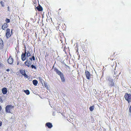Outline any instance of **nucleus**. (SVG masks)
I'll use <instances>...</instances> for the list:
<instances>
[{
    "label": "nucleus",
    "mask_w": 131,
    "mask_h": 131,
    "mask_svg": "<svg viewBox=\"0 0 131 131\" xmlns=\"http://www.w3.org/2000/svg\"><path fill=\"white\" fill-rule=\"evenodd\" d=\"M54 69V71L56 72V73L60 76L62 82H65V79L63 73L56 68H55Z\"/></svg>",
    "instance_id": "nucleus-1"
},
{
    "label": "nucleus",
    "mask_w": 131,
    "mask_h": 131,
    "mask_svg": "<svg viewBox=\"0 0 131 131\" xmlns=\"http://www.w3.org/2000/svg\"><path fill=\"white\" fill-rule=\"evenodd\" d=\"M106 79L108 81V84L110 87H112L114 86V84L113 82V79L109 77H107Z\"/></svg>",
    "instance_id": "nucleus-2"
},
{
    "label": "nucleus",
    "mask_w": 131,
    "mask_h": 131,
    "mask_svg": "<svg viewBox=\"0 0 131 131\" xmlns=\"http://www.w3.org/2000/svg\"><path fill=\"white\" fill-rule=\"evenodd\" d=\"M124 97L125 99L128 101V103L130 102H131V94H128L126 93Z\"/></svg>",
    "instance_id": "nucleus-3"
},
{
    "label": "nucleus",
    "mask_w": 131,
    "mask_h": 131,
    "mask_svg": "<svg viewBox=\"0 0 131 131\" xmlns=\"http://www.w3.org/2000/svg\"><path fill=\"white\" fill-rule=\"evenodd\" d=\"M14 106L10 105H7L5 107V111L7 113H10V111L14 107Z\"/></svg>",
    "instance_id": "nucleus-4"
},
{
    "label": "nucleus",
    "mask_w": 131,
    "mask_h": 131,
    "mask_svg": "<svg viewBox=\"0 0 131 131\" xmlns=\"http://www.w3.org/2000/svg\"><path fill=\"white\" fill-rule=\"evenodd\" d=\"M25 53H22L21 55V59L23 61H24L27 59V57H26V50H25Z\"/></svg>",
    "instance_id": "nucleus-5"
},
{
    "label": "nucleus",
    "mask_w": 131,
    "mask_h": 131,
    "mask_svg": "<svg viewBox=\"0 0 131 131\" xmlns=\"http://www.w3.org/2000/svg\"><path fill=\"white\" fill-rule=\"evenodd\" d=\"M26 61L24 62V64L26 66H27L28 67H30V65L31 64V61L29 60L28 59Z\"/></svg>",
    "instance_id": "nucleus-6"
},
{
    "label": "nucleus",
    "mask_w": 131,
    "mask_h": 131,
    "mask_svg": "<svg viewBox=\"0 0 131 131\" xmlns=\"http://www.w3.org/2000/svg\"><path fill=\"white\" fill-rule=\"evenodd\" d=\"M85 75L87 79L89 80L91 77V74L88 71H86L85 72Z\"/></svg>",
    "instance_id": "nucleus-7"
},
{
    "label": "nucleus",
    "mask_w": 131,
    "mask_h": 131,
    "mask_svg": "<svg viewBox=\"0 0 131 131\" xmlns=\"http://www.w3.org/2000/svg\"><path fill=\"white\" fill-rule=\"evenodd\" d=\"M10 29L8 28L6 30V36L7 38L8 39L9 37H10Z\"/></svg>",
    "instance_id": "nucleus-8"
},
{
    "label": "nucleus",
    "mask_w": 131,
    "mask_h": 131,
    "mask_svg": "<svg viewBox=\"0 0 131 131\" xmlns=\"http://www.w3.org/2000/svg\"><path fill=\"white\" fill-rule=\"evenodd\" d=\"M46 126L47 127L49 128H51L53 126L52 123L50 122L47 123L46 124Z\"/></svg>",
    "instance_id": "nucleus-9"
},
{
    "label": "nucleus",
    "mask_w": 131,
    "mask_h": 131,
    "mask_svg": "<svg viewBox=\"0 0 131 131\" xmlns=\"http://www.w3.org/2000/svg\"><path fill=\"white\" fill-rule=\"evenodd\" d=\"M2 91L3 94H5L7 93V90L6 88H3L2 89Z\"/></svg>",
    "instance_id": "nucleus-10"
},
{
    "label": "nucleus",
    "mask_w": 131,
    "mask_h": 131,
    "mask_svg": "<svg viewBox=\"0 0 131 131\" xmlns=\"http://www.w3.org/2000/svg\"><path fill=\"white\" fill-rule=\"evenodd\" d=\"M7 61L8 63L12 64L13 62V59L11 58H9L8 59Z\"/></svg>",
    "instance_id": "nucleus-11"
},
{
    "label": "nucleus",
    "mask_w": 131,
    "mask_h": 131,
    "mask_svg": "<svg viewBox=\"0 0 131 131\" xmlns=\"http://www.w3.org/2000/svg\"><path fill=\"white\" fill-rule=\"evenodd\" d=\"M7 24L6 23H4L2 27V29L3 30H4V29L6 28L7 27Z\"/></svg>",
    "instance_id": "nucleus-12"
},
{
    "label": "nucleus",
    "mask_w": 131,
    "mask_h": 131,
    "mask_svg": "<svg viewBox=\"0 0 131 131\" xmlns=\"http://www.w3.org/2000/svg\"><path fill=\"white\" fill-rule=\"evenodd\" d=\"M36 8L39 11H42L43 10L42 7L40 5L37 6Z\"/></svg>",
    "instance_id": "nucleus-13"
},
{
    "label": "nucleus",
    "mask_w": 131,
    "mask_h": 131,
    "mask_svg": "<svg viewBox=\"0 0 131 131\" xmlns=\"http://www.w3.org/2000/svg\"><path fill=\"white\" fill-rule=\"evenodd\" d=\"M32 82L35 86H36L38 83V81L36 80H35L33 81Z\"/></svg>",
    "instance_id": "nucleus-14"
},
{
    "label": "nucleus",
    "mask_w": 131,
    "mask_h": 131,
    "mask_svg": "<svg viewBox=\"0 0 131 131\" xmlns=\"http://www.w3.org/2000/svg\"><path fill=\"white\" fill-rule=\"evenodd\" d=\"M24 92L27 95H28L30 94V92L28 90H24Z\"/></svg>",
    "instance_id": "nucleus-15"
},
{
    "label": "nucleus",
    "mask_w": 131,
    "mask_h": 131,
    "mask_svg": "<svg viewBox=\"0 0 131 131\" xmlns=\"http://www.w3.org/2000/svg\"><path fill=\"white\" fill-rule=\"evenodd\" d=\"M0 45L1 47L3 46V42L2 39L0 38Z\"/></svg>",
    "instance_id": "nucleus-16"
},
{
    "label": "nucleus",
    "mask_w": 131,
    "mask_h": 131,
    "mask_svg": "<svg viewBox=\"0 0 131 131\" xmlns=\"http://www.w3.org/2000/svg\"><path fill=\"white\" fill-rule=\"evenodd\" d=\"M20 72L23 75L25 73V71L24 70H21L20 71Z\"/></svg>",
    "instance_id": "nucleus-17"
},
{
    "label": "nucleus",
    "mask_w": 131,
    "mask_h": 131,
    "mask_svg": "<svg viewBox=\"0 0 131 131\" xmlns=\"http://www.w3.org/2000/svg\"><path fill=\"white\" fill-rule=\"evenodd\" d=\"M29 59L30 60V61H32V59L33 60H35V58L34 56V55L33 56H32L31 58H29Z\"/></svg>",
    "instance_id": "nucleus-18"
},
{
    "label": "nucleus",
    "mask_w": 131,
    "mask_h": 131,
    "mask_svg": "<svg viewBox=\"0 0 131 131\" xmlns=\"http://www.w3.org/2000/svg\"><path fill=\"white\" fill-rule=\"evenodd\" d=\"M89 108L90 111H92L94 109V106H91Z\"/></svg>",
    "instance_id": "nucleus-19"
},
{
    "label": "nucleus",
    "mask_w": 131,
    "mask_h": 131,
    "mask_svg": "<svg viewBox=\"0 0 131 131\" xmlns=\"http://www.w3.org/2000/svg\"><path fill=\"white\" fill-rule=\"evenodd\" d=\"M26 53H27V57H28L31 55L29 51H28Z\"/></svg>",
    "instance_id": "nucleus-20"
},
{
    "label": "nucleus",
    "mask_w": 131,
    "mask_h": 131,
    "mask_svg": "<svg viewBox=\"0 0 131 131\" xmlns=\"http://www.w3.org/2000/svg\"><path fill=\"white\" fill-rule=\"evenodd\" d=\"M5 65L2 63L0 62V68H2L4 67Z\"/></svg>",
    "instance_id": "nucleus-21"
},
{
    "label": "nucleus",
    "mask_w": 131,
    "mask_h": 131,
    "mask_svg": "<svg viewBox=\"0 0 131 131\" xmlns=\"http://www.w3.org/2000/svg\"><path fill=\"white\" fill-rule=\"evenodd\" d=\"M5 21L7 23H9L10 22V20L9 19L6 18L5 20Z\"/></svg>",
    "instance_id": "nucleus-22"
},
{
    "label": "nucleus",
    "mask_w": 131,
    "mask_h": 131,
    "mask_svg": "<svg viewBox=\"0 0 131 131\" xmlns=\"http://www.w3.org/2000/svg\"><path fill=\"white\" fill-rule=\"evenodd\" d=\"M31 67L32 69L34 68L35 69H36V66L34 65H31Z\"/></svg>",
    "instance_id": "nucleus-23"
},
{
    "label": "nucleus",
    "mask_w": 131,
    "mask_h": 131,
    "mask_svg": "<svg viewBox=\"0 0 131 131\" xmlns=\"http://www.w3.org/2000/svg\"><path fill=\"white\" fill-rule=\"evenodd\" d=\"M1 4L2 5V6L3 7L4 6V2L3 1H1Z\"/></svg>",
    "instance_id": "nucleus-24"
},
{
    "label": "nucleus",
    "mask_w": 131,
    "mask_h": 131,
    "mask_svg": "<svg viewBox=\"0 0 131 131\" xmlns=\"http://www.w3.org/2000/svg\"><path fill=\"white\" fill-rule=\"evenodd\" d=\"M23 75H24L25 77H26V78H28V76L26 73L24 74Z\"/></svg>",
    "instance_id": "nucleus-25"
},
{
    "label": "nucleus",
    "mask_w": 131,
    "mask_h": 131,
    "mask_svg": "<svg viewBox=\"0 0 131 131\" xmlns=\"http://www.w3.org/2000/svg\"><path fill=\"white\" fill-rule=\"evenodd\" d=\"M129 111L131 113V105L130 106L129 109Z\"/></svg>",
    "instance_id": "nucleus-26"
},
{
    "label": "nucleus",
    "mask_w": 131,
    "mask_h": 131,
    "mask_svg": "<svg viewBox=\"0 0 131 131\" xmlns=\"http://www.w3.org/2000/svg\"><path fill=\"white\" fill-rule=\"evenodd\" d=\"M30 19L31 20V21H32L34 23V22H35L34 19L32 18H30Z\"/></svg>",
    "instance_id": "nucleus-27"
},
{
    "label": "nucleus",
    "mask_w": 131,
    "mask_h": 131,
    "mask_svg": "<svg viewBox=\"0 0 131 131\" xmlns=\"http://www.w3.org/2000/svg\"><path fill=\"white\" fill-rule=\"evenodd\" d=\"M2 122L0 121V126H1L2 125Z\"/></svg>",
    "instance_id": "nucleus-28"
},
{
    "label": "nucleus",
    "mask_w": 131,
    "mask_h": 131,
    "mask_svg": "<svg viewBox=\"0 0 131 131\" xmlns=\"http://www.w3.org/2000/svg\"><path fill=\"white\" fill-rule=\"evenodd\" d=\"M39 80H40L41 81V80H42V78L40 77H39Z\"/></svg>",
    "instance_id": "nucleus-29"
},
{
    "label": "nucleus",
    "mask_w": 131,
    "mask_h": 131,
    "mask_svg": "<svg viewBox=\"0 0 131 131\" xmlns=\"http://www.w3.org/2000/svg\"><path fill=\"white\" fill-rule=\"evenodd\" d=\"M9 71H10V69H7L6 70V71H7L8 72Z\"/></svg>",
    "instance_id": "nucleus-30"
},
{
    "label": "nucleus",
    "mask_w": 131,
    "mask_h": 131,
    "mask_svg": "<svg viewBox=\"0 0 131 131\" xmlns=\"http://www.w3.org/2000/svg\"><path fill=\"white\" fill-rule=\"evenodd\" d=\"M1 110H2L1 107L0 106V111H1Z\"/></svg>",
    "instance_id": "nucleus-31"
},
{
    "label": "nucleus",
    "mask_w": 131,
    "mask_h": 131,
    "mask_svg": "<svg viewBox=\"0 0 131 131\" xmlns=\"http://www.w3.org/2000/svg\"><path fill=\"white\" fill-rule=\"evenodd\" d=\"M18 64H19V62H18V63H17V65H18Z\"/></svg>",
    "instance_id": "nucleus-32"
},
{
    "label": "nucleus",
    "mask_w": 131,
    "mask_h": 131,
    "mask_svg": "<svg viewBox=\"0 0 131 131\" xmlns=\"http://www.w3.org/2000/svg\"><path fill=\"white\" fill-rule=\"evenodd\" d=\"M9 7H8V10H9Z\"/></svg>",
    "instance_id": "nucleus-33"
},
{
    "label": "nucleus",
    "mask_w": 131,
    "mask_h": 131,
    "mask_svg": "<svg viewBox=\"0 0 131 131\" xmlns=\"http://www.w3.org/2000/svg\"><path fill=\"white\" fill-rule=\"evenodd\" d=\"M54 113H53V115H54Z\"/></svg>",
    "instance_id": "nucleus-34"
},
{
    "label": "nucleus",
    "mask_w": 131,
    "mask_h": 131,
    "mask_svg": "<svg viewBox=\"0 0 131 131\" xmlns=\"http://www.w3.org/2000/svg\"><path fill=\"white\" fill-rule=\"evenodd\" d=\"M54 113H53V115H54Z\"/></svg>",
    "instance_id": "nucleus-35"
},
{
    "label": "nucleus",
    "mask_w": 131,
    "mask_h": 131,
    "mask_svg": "<svg viewBox=\"0 0 131 131\" xmlns=\"http://www.w3.org/2000/svg\"><path fill=\"white\" fill-rule=\"evenodd\" d=\"M61 9V8H60V9H59V10H60Z\"/></svg>",
    "instance_id": "nucleus-36"
},
{
    "label": "nucleus",
    "mask_w": 131,
    "mask_h": 131,
    "mask_svg": "<svg viewBox=\"0 0 131 131\" xmlns=\"http://www.w3.org/2000/svg\"><path fill=\"white\" fill-rule=\"evenodd\" d=\"M120 73H119V74H120Z\"/></svg>",
    "instance_id": "nucleus-37"
}]
</instances>
